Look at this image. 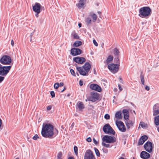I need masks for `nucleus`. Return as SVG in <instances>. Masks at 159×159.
Instances as JSON below:
<instances>
[{
  "label": "nucleus",
  "mask_w": 159,
  "mask_h": 159,
  "mask_svg": "<svg viewBox=\"0 0 159 159\" xmlns=\"http://www.w3.org/2000/svg\"><path fill=\"white\" fill-rule=\"evenodd\" d=\"M56 133L54 131L53 126L50 124H43L41 131L42 136L46 138H51L55 134H57L58 131L56 129Z\"/></svg>",
  "instance_id": "obj_1"
},
{
  "label": "nucleus",
  "mask_w": 159,
  "mask_h": 159,
  "mask_svg": "<svg viewBox=\"0 0 159 159\" xmlns=\"http://www.w3.org/2000/svg\"><path fill=\"white\" fill-rule=\"evenodd\" d=\"M151 10L148 7L141 8L139 11V16L141 18H148L151 13Z\"/></svg>",
  "instance_id": "obj_2"
},
{
  "label": "nucleus",
  "mask_w": 159,
  "mask_h": 159,
  "mask_svg": "<svg viewBox=\"0 0 159 159\" xmlns=\"http://www.w3.org/2000/svg\"><path fill=\"white\" fill-rule=\"evenodd\" d=\"M91 67L90 64L89 62H86L82 67L77 66L76 70L79 72L80 75H86L89 71Z\"/></svg>",
  "instance_id": "obj_3"
},
{
  "label": "nucleus",
  "mask_w": 159,
  "mask_h": 159,
  "mask_svg": "<svg viewBox=\"0 0 159 159\" xmlns=\"http://www.w3.org/2000/svg\"><path fill=\"white\" fill-rule=\"evenodd\" d=\"M32 8L33 11L35 12V16L36 18L39 17V14L41 11V6L40 4L38 2H36L33 6Z\"/></svg>",
  "instance_id": "obj_4"
},
{
  "label": "nucleus",
  "mask_w": 159,
  "mask_h": 159,
  "mask_svg": "<svg viewBox=\"0 0 159 159\" xmlns=\"http://www.w3.org/2000/svg\"><path fill=\"white\" fill-rule=\"evenodd\" d=\"M11 61V57L8 55H4L0 60V62L3 65H9Z\"/></svg>",
  "instance_id": "obj_5"
},
{
  "label": "nucleus",
  "mask_w": 159,
  "mask_h": 159,
  "mask_svg": "<svg viewBox=\"0 0 159 159\" xmlns=\"http://www.w3.org/2000/svg\"><path fill=\"white\" fill-rule=\"evenodd\" d=\"M11 66H3L0 64V75L5 76L9 72L11 68Z\"/></svg>",
  "instance_id": "obj_6"
},
{
  "label": "nucleus",
  "mask_w": 159,
  "mask_h": 159,
  "mask_svg": "<svg viewBox=\"0 0 159 159\" xmlns=\"http://www.w3.org/2000/svg\"><path fill=\"white\" fill-rule=\"evenodd\" d=\"M120 64L111 63L108 65V68L110 71L115 74L118 71Z\"/></svg>",
  "instance_id": "obj_7"
},
{
  "label": "nucleus",
  "mask_w": 159,
  "mask_h": 159,
  "mask_svg": "<svg viewBox=\"0 0 159 159\" xmlns=\"http://www.w3.org/2000/svg\"><path fill=\"white\" fill-rule=\"evenodd\" d=\"M103 130L104 132L107 134H111L114 135L115 133L114 130L108 124H106L103 126Z\"/></svg>",
  "instance_id": "obj_8"
},
{
  "label": "nucleus",
  "mask_w": 159,
  "mask_h": 159,
  "mask_svg": "<svg viewBox=\"0 0 159 159\" xmlns=\"http://www.w3.org/2000/svg\"><path fill=\"white\" fill-rule=\"evenodd\" d=\"M116 140L115 137L107 135H105L102 138V141L107 143H113L116 141Z\"/></svg>",
  "instance_id": "obj_9"
},
{
  "label": "nucleus",
  "mask_w": 159,
  "mask_h": 159,
  "mask_svg": "<svg viewBox=\"0 0 159 159\" xmlns=\"http://www.w3.org/2000/svg\"><path fill=\"white\" fill-rule=\"evenodd\" d=\"M116 125L120 131L125 132L126 131V128L124 123L121 121L117 120L116 122Z\"/></svg>",
  "instance_id": "obj_10"
},
{
  "label": "nucleus",
  "mask_w": 159,
  "mask_h": 159,
  "mask_svg": "<svg viewBox=\"0 0 159 159\" xmlns=\"http://www.w3.org/2000/svg\"><path fill=\"white\" fill-rule=\"evenodd\" d=\"M84 159H96L93 152L89 149L86 151L84 155Z\"/></svg>",
  "instance_id": "obj_11"
},
{
  "label": "nucleus",
  "mask_w": 159,
  "mask_h": 159,
  "mask_svg": "<svg viewBox=\"0 0 159 159\" xmlns=\"http://www.w3.org/2000/svg\"><path fill=\"white\" fill-rule=\"evenodd\" d=\"M99 96L98 93L96 92H92L90 96L88 98V100L93 102H95L98 99Z\"/></svg>",
  "instance_id": "obj_12"
},
{
  "label": "nucleus",
  "mask_w": 159,
  "mask_h": 159,
  "mask_svg": "<svg viewBox=\"0 0 159 159\" xmlns=\"http://www.w3.org/2000/svg\"><path fill=\"white\" fill-rule=\"evenodd\" d=\"M144 147L145 150L149 152H151L152 150V143L151 142L148 141L144 145Z\"/></svg>",
  "instance_id": "obj_13"
},
{
  "label": "nucleus",
  "mask_w": 159,
  "mask_h": 159,
  "mask_svg": "<svg viewBox=\"0 0 159 159\" xmlns=\"http://www.w3.org/2000/svg\"><path fill=\"white\" fill-rule=\"evenodd\" d=\"M70 52L71 55L75 56L80 54L82 52V51L78 48H72L71 49Z\"/></svg>",
  "instance_id": "obj_14"
},
{
  "label": "nucleus",
  "mask_w": 159,
  "mask_h": 159,
  "mask_svg": "<svg viewBox=\"0 0 159 159\" xmlns=\"http://www.w3.org/2000/svg\"><path fill=\"white\" fill-rule=\"evenodd\" d=\"M73 60L77 63L82 64L86 60L83 57H76L73 58Z\"/></svg>",
  "instance_id": "obj_15"
},
{
  "label": "nucleus",
  "mask_w": 159,
  "mask_h": 159,
  "mask_svg": "<svg viewBox=\"0 0 159 159\" xmlns=\"http://www.w3.org/2000/svg\"><path fill=\"white\" fill-rule=\"evenodd\" d=\"M89 87L91 89L98 92H100L102 90L101 87L96 84H91L89 86Z\"/></svg>",
  "instance_id": "obj_16"
},
{
  "label": "nucleus",
  "mask_w": 159,
  "mask_h": 159,
  "mask_svg": "<svg viewBox=\"0 0 159 159\" xmlns=\"http://www.w3.org/2000/svg\"><path fill=\"white\" fill-rule=\"evenodd\" d=\"M153 116L159 114V104L157 103L155 104L153 107Z\"/></svg>",
  "instance_id": "obj_17"
},
{
  "label": "nucleus",
  "mask_w": 159,
  "mask_h": 159,
  "mask_svg": "<svg viewBox=\"0 0 159 159\" xmlns=\"http://www.w3.org/2000/svg\"><path fill=\"white\" fill-rule=\"evenodd\" d=\"M148 139V137L146 135H143L139 139L138 144L139 145H143L145 142Z\"/></svg>",
  "instance_id": "obj_18"
},
{
  "label": "nucleus",
  "mask_w": 159,
  "mask_h": 159,
  "mask_svg": "<svg viewBox=\"0 0 159 159\" xmlns=\"http://www.w3.org/2000/svg\"><path fill=\"white\" fill-rule=\"evenodd\" d=\"M140 156L142 158L146 159L150 157V154L145 151H143L140 154Z\"/></svg>",
  "instance_id": "obj_19"
},
{
  "label": "nucleus",
  "mask_w": 159,
  "mask_h": 159,
  "mask_svg": "<svg viewBox=\"0 0 159 159\" xmlns=\"http://www.w3.org/2000/svg\"><path fill=\"white\" fill-rule=\"evenodd\" d=\"M76 108L79 109L80 111H81L84 108V104L82 102H78L76 105Z\"/></svg>",
  "instance_id": "obj_20"
},
{
  "label": "nucleus",
  "mask_w": 159,
  "mask_h": 159,
  "mask_svg": "<svg viewBox=\"0 0 159 159\" xmlns=\"http://www.w3.org/2000/svg\"><path fill=\"white\" fill-rule=\"evenodd\" d=\"M89 16L92 18V21L93 22L96 21L98 17L97 15L93 12H90Z\"/></svg>",
  "instance_id": "obj_21"
},
{
  "label": "nucleus",
  "mask_w": 159,
  "mask_h": 159,
  "mask_svg": "<svg viewBox=\"0 0 159 159\" xmlns=\"http://www.w3.org/2000/svg\"><path fill=\"white\" fill-rule=\"evenodd\" d=\"M125 124L127 129H129L130 127L133 126L134 122L131 120H128L125 122Z\"/></svg>",
  "instance_id": "obj_22"
},
{
  "label": "nucleus",
  "mask_w": 159,
  "mask_h": 159,
  "mask_svg": "<svg viewBox=\"0 0 159 159\" xmlns=\"http://www.w3.org/2000/svg\"><path fill=\"white\" fill-rule=\"evenodd\" d=\"M123 112L124 114V118L125 120H128L129 119V116L128 112L126 110H124L123 111Z\"/></svg>",
  "instance_id": "obj_23"
},
{
  "label": "nucleus",
  "mask_w": 159,
  "mask_h": 159,
  "mask_svg": "<svg viewBox=\"0 0 159 159\" xmlns=\"http://www.w3.org/2000/svg\"><path fill=\"white\" fill-rule=\"evenodd\" d=\"M71 36L73 37V38L75 39H80V37L78 34L75 31H73L71 34Z\"/></svg>",
  "instance_id": "obj_24"
},
{
  "label": "nucleus",
  "mask_w": 159,
  "mask_h": 159,
  "mask_svg": "<svg viewBox=\"0 0 159 159\" xmlns=\"http://www.w3.org/2000/svg\"><path fill=\"white\" fill-rule=\"evenodd\" d=\"M84 0H80L79 3L76 4L77 7L79 8H81L84 5Z\"/></svg>",
  "instance_id": "obj_25"
},
{
  "label": "nucleus",
  "mask_w": 159,
  "mask_h": 159,
  "mask_svg": "<svg viewBox=\"0 0 159 159\" xmlns=\"http://www.w3.org/2000/svg\"><path fill=\"white\" fill-rule=\"evenodd\" d=\"M140 126L143 128V129L146 128L148 127L147 124L143 121L140 122L139 125V128H140Z\"/></svg>",
  "instance_id": "obj_26"
},
{
  "label": "nucleus",
  "mask_w": 159,
  "mask_h": 159,
  "mask_svg": "<svg viewBox=\"0 0 159 159\" xmlns=\"http://www.w3.org/2000/svg\"><path fill=\"white\" fill-rule=\"evenodd\" d=\"M82 44V43L81 41L77 40L75 41L73 44L74 47H78L81 46Z\"/></svg>",
  "instance_id": "obj_27"
},
{
  "label": "nucleus",
  "mask_w": 159,
  "mask_h": 159,
  "mask_svg": "<svg viewBox=\"0 0 159 159\" xmlns=\"http://www.w3.org/2000/svg\"><path fill=\"white\" fill-rule=\"evenodd\" d=\"M115 117L116 118L119 119H121L122 118V116L121 115V112L120 111H118L115 114Z\"/></svg>",
  "instance_id": "obj_28"
},
{
  "label": "nucleus",
  "mask_w": 159,
  "mask_h": 159,
  "mask_svg": "<svg viewBox=\"0 0 159 159\" xmlns=\"http://www.w3.org/2000/svg\"><path fill=\"white\" fill-rule=\"evenodd\" d=\"M154 123L156 125H159V115L157 116L154 118Z\"/></svg>",
  "instance_id": "obj_29"
},
{
  "label": "nucleus",
  "mask_w": 159,
  "mask_h": 159,
  "mask_svg": "<svg viewBox=\"0 0 159 159\" xmlns=\"http://www.w3.org/2000/svg\"><path fill=\"white\" fill-rule=\"evenodd\" d=\"M113 57L111 55H109L106 60V62L107 63H109L113 60Z\"/></svg>",
  "instance_id": "obj_30"
},
{
  "label": "nucleus",
  "mask_w": 159,
  "mask_h": 159,
  "mask_svg": "<svg viewBox=\"0 0 159 159\" xmlns=\"http://www.w3.org/2000/svg\"><path fill=\"white\" fill-rule=\"evenodd\" d=\"M85 21L87 24H90L92 21L90 17H88L86 19Z\"/></svg>",
  "instance_id": "obj_31"
},
{
  "label": "nucleus",
  "mask_w": 159,
  "mask_h": 159,
  "mask_svg": "<svg viewBox=\"0 0 159 159\" xmlns=\"http://www.w3.org/2000/svg\"><path fill=\"white\" fill-rule=\"evenodd\" d=\"M105 143V142L102 141V145L107 148L111 147V146H110L109 144L106 143Z\"/></svg>",
  "instance_id": "obj_32"
},
{
  "label": "nucleus",
  "mask_w": 159,
  "mask_h": 159,
  "mask_svg": "<svg viewBox=\"0 0 159 159\" xmlns=\"http://www.w3.org/2000/svg\"><path fill=\"white\" fill-rule=\"evenodd\" d=\"M94 150L96 156L99 157L100 156V153L99 150L96 148H94Z\"/></svg>",
  "instance_id": "obj_33"
},
{
  "label": "nucleus",
  "mask_w": 159,
  "mask_h": 159,
  "mask_svg": "<svg viewBox=\"0 0 159 159\" xmlns=\"http://www.w3.org/2000/svg\"><path fill=\"white\" fill-rule=\"evenodd\" d=\"M57 159H62V153L60 152H59L57 156Z\"/></svg>",
  "instance_id": "obj_34"
},
{
  "label": "nucleus",
  "mask_w": 159,
  "mask_h": 159,
  "mask_svg": "<svg viewBox=\"0 0 159 159\" xmlns=\"http://www.w3.org/2000/svg\"><path fill=\"white\" fill-rule=\"evenodd\" d=\"M142 84L143 85H144V76L143 75H141L140 76Z\"/></svg>",
  "instance_id": "obj_35"
},
{
  "label": "nucleus",
  "mask_w": 159,
  "mask_h": 159,
  "mask_svg": "<svg viewBox=\"0 0 159 159\" xmlns=\"http://www.w3.org/2000/svg\"><path fill=\"white\" fill-rule=\"evenodd\" d=\"M114 54L115 55L118 56L119 54V52L116 48H115L114 49Z\"/></svg>",
  "instance_id": "obj_36"
},
{
  "label": "nucleus",
  "mask_w": 159,
  "mask_h": 159,
  "mask_svg": "<svg viewBox=\"0 0 159 159\" xmlns=\"http://www.w3.org/2000/svg\"><path fill=\"white\" fill-rule=\"evenodd\" d=\"M30 29L31 30V34L32 35L35 32V31L36 28L33 26H31L30 28Z\"/></svg>",
  "instance_id": "obj_37"
},
{
  "label": "nucleus",
  "mask_w": 159,
  "mask_h": 159,
  "mask_svg": "<svg viewBox=\"0 0 159 159\" xmlns=\"http://www.w3.org/2000/svg\"><path fill=\"white\" fill-rule=\"evenodd\" d=\"M74 151L75 154V155H78V152H77L78 148H77V147L76 146H75L74 148Z\"/></svg>",
  "instance_id": "obj_38"
},
{
  "label": "nucleus",
  "mask_w": 159,
  "mask_h": 159,
  "mask_svg": "<svg viewBox=\"0 0 159 159\" xmlns=\"http://www.w3.org/2000/svg\"><path fill=\"white\" fill-rule=\"evenodd\" d=\"M59 87V83H55L54 85V87L55 89H57Z\"/></svg>",
  "instance_id": "obj_39"
},
{
  "label": "nucleus",
  "mask_w": 159,
  "mask_h": 159,
  "mask_svg": "<svg viewBox=\"0 0 159 159\" xmlns=\"http://www.w3.org/2000/svg\"><path fill=\"white\" fill-rule=\"evenodd\" d=\"M70 73L73 76H76L75 73V72L74 70H73V69H70Z\"/></svg>",
  "instance_id": "obj_40"
},
{
  "label": "nucleus",
  "mask_w": 159,
  "mask_h": 159,
  "mask_svg": "<svg viewBox=\"0 0 159 159\" xmlns=\"http://www.w3.org/2000/svg\"><path fill=\"white\" fill-rule=\"evenodd\" d=\"M104 118L107 120H109L110 118V116L108 114H106L104 116Z\"/></svg>",
  "instance_id": "obj_41"
},
{
  "label": "nucleus",
  "mask_w": 159,
  "mask_h": 159,
  "mask_svg": "<svg viewBox=\"0 0 159 159\" xmlns=\"http://www.w3.org/2000/svg\"><path fill=\"white\" fill-rule=\"evenodd\" d=\"M50 93L52 96V98H53L55 97V93L53 91H51Z\"/></svg>",
  "instance_id": "obj_42"
},
{
  "label": "nucleus",
  "mask_w": 159,
  "mask_h": 159,
  "mask_svg": "<svg viewBox=\"0 0 159 159\" xmlns=\"http://www.w3.org/2000/svg\"><path fill=\"white\" fill-rule=\"evenodd\" d=\"M115 60L116 61V62L117 63H119V59L118 57L115 58Z\"/></svg>",
  "instance_id": "obj_43"
},
{
  "label": "nucleus",
  "mask_w": 159,
  "mask_h": 159,
  "mask_svg": "<svg viewBox=\"0 0 159 159\" xmlns=\"http://www.w3.org/2000/svg\"><path fill=\"white\" fill-rule=\"evenodd\" d=\"M38 138H39V137L37 134H35L33 138V139L34 140H36Z\"/></svg>",
  "instance_id": "obj_44"
},
{
  "label": "nucleus",
  "mask_w": 159,
  "mask_h": 159,
  "mask_svg": "<svg viewBox=\"0 0 159 159\" xmlns=\"http://www.w3.org/2000/svg\"><path fill=\"white\" fill-rule=\"evenodd\" d=\"M102 150L103 153H104L107 154L108 152V150L107 149L103 148Z\"/></svg>",
  "instance_id": "obj_45"
},
{
  "label": "nucleus",
  "mask_w": 159,
  "mask_h": 159,
  "mask_svg": "<svg viewBox=\"0 0 159 159\" xmlns=\"http://www.w3.org/2000/svg\"><path fill=\"white\" fill-rule=\"evenodd\" d=\"M93 42L94 44L96 46H98V44L96 41L95 39H93Z\"/></svg>",
  "instance_id": "obj_46"
},
{
  "label": "nucleus",
  "mask_w": 159,
  "mask_h": 159,
  "mask_svg": "<svg viewBox=\"0 0 159 159\" xmlns=\"http://www.w3.org/2000/svg\"><path fill=\"white\" fill-rule=\"evenodd\" d=\"M52 108V106L51 105H49L47 107V109L48 111L50 110Z\"/></svg>",
  "instance_id": "obj_47"
},
{
  "label": "nucleus",
  "mask_w": 159,
  "mask_h": 159,
  "mask_svg": "<svg viewBox=\"0 0 159 159\" xmlns=\"http://www.w3.org/2000/svg\"><path fill=\"white\" fill-rule=\"evenodd\" d=\"M93 143L96 145H97L98 143V142L94 138H93Z\"/></svg>",
  "instance_id": "obj_48"
},
{
  "label": "nucleus",
  "mask_w": 159,
  "mask_h": 159,
  "mask_svg": "<svg viewBox=\"0 0 159 159\" xmlns=\"http://www.w3.org/2000/svg\"><path fill=\"white\" fill-rule=\"evenodd\" d=\"M86 141L89 142H90L91 141H92V139H91V138H90V137H89L88 138H87L86 139Z\"/></svg>",
  "instance_id": "obj_49"
},
{
  "label": "nucleus",
  "mask_w": 159,
  "mask_h": 159,
  "mask_svg": "<svg viewBox=\"0 0 159 159\" xmlns=\"http://www.w3.org/2000/svg\"><path fill=\"white\" fill-rule=\"evenodd\" d=\"M4 77L0 76V83H1L4 79Z\"/></svg>",
  "instance_id": "obj_50"
},
{
  "label": "nucleus",
  "mask_w": 159,
  "mask_h": 159,
  "mask_svg": "<svg viewBox=\"0 0 159 159\" xmlns=\"http://www.w3.org/2000/svg\"><path fill=\"white\" fill-rule=\"evenodd\" d=\"M145 89L147 91H148L150 90V88L148 86L146 85L145 86Z\"/></svg>",
  "instance_id": "obj_51"
},
{
  "label": "nucleus",
  "mask_w": 159,
  "mask_h": 159,
  "mask_svg": "<svg viewBox=\"0 0 159 159\" xmlns=\"http://www.w3.org/2000/svg\"><path fill=\"white\" fill-rule=\"evenodd\" d=\"M79 84L80 86H82L83 84V81L81 80H80L79 81Z\"/></svg>",
  "instance_id": "obj_52"
},
{
  "label": "nucleus",
  "mask_w": 159,
  "mask_h": 159,
  "mask_svg": "<svg viewBox=\"0 0 159 159\" xmlns=\"http://www.w3.org/2000/svg\"><path fill=\"white\" fill-rule=\"evenodd\" d=\"M11 44L12 46H14V42L13 39H12L11 40Z\"/></svg>",
  "instance_id": "obj_53"
},
{
  "label": "nucleus",
  "mask_w": 159,
  "mask_h": 159,
  "mask_svg": "<svg viewBox=\"0 0 159 159\" xmlns=\"http://www.w3.org/2000/svg\"><path fill=\"white\" fill-rule=\"evenodd\" d=\"M64 85V84L62 82H61L60 84H59V86L61 87L63 86Z\"/></svg>",
  "instance_id": "obj_54"
},
{
  "label": "nucleus",
  "mask_w": 159,
  "mask_h": 159,
  "mask_svg": "<svg viewBox=\"0 0 159 159\" xmlns=\"http://www.w3.org/2000/svg\"><path fill=\"white\" fill-rule=\"evenodd\" d=\"M118 87H119V88L120 91L122 90V88L120 86V84H118Z\"/></svg>",
  "instance_id": "obj_55"
},
{
  "label": "nucleus",
  "mask_w": 159,
  "mask_h": 159,
  "mask_svg": "<svg viewBox=\"0 0 159 159\" xmlns=\"http://www.w3.org/2000/svg\"><path fill=\"white\" fill-rule=\"evenodd\" d=\"M68 159H75L74 157H68Z\"/></svg>",
  "instance_id": "obj_56"
},
{
  "label": "nucleus",
  "mask_w": 159,
  "mask_h": 159,
  "mask_svg": "<svg viewBox=\"0 0 159 159\" xmlns=\"http://www.w3.org/2000/svg\"><path fill=\"white\" fill-rule=\"evenodd\" d=\"M75 125V124L74 123H73L72 124H71V127L72 128Z\"/></svg>",
  "instance_id": "obj_57"
},
{
  "label": "nucleus",
  "mask_w": 159,
  "mask_h": 159,
  "mask_svg": "<svg viewBox=\"0 0 159 159\" xmlns=\"http://www.w3.org/2000/svg\"><path fill=\"white\" fill-rule=\"evenodd\" d=\"M78 26H79V28L81 27V23H79Z\"/></svg>",
  "instance_id": "obj_58"
},
{
  "label": "nucleus",
  "mask_w": 159,
  "mask_h": 159,
  "mask_svg": "<svg viewBox=\"0 0 159 159\" xmlns=\"http://www.w3.org/2000/svg\"><path fill=\"white\" fill-rule=\"evenodd\" d=\"M66 89V88H64V89H63V90H62L61 92H63V91H64Z\"/></svg>",
  "instance_id": "obj_59"
},
{
  "label": "nucleus",
  "mask_w": 159,
  "mask_h": 159,
  "mask_svg": "<svg viewBox=\"0 0 159 159\" xmlns=\"http://www.w3.org/2000/svg\"><path fill=\"white\" fill-rule=\"evenodd\" d=\"M98 13L99 14H100H100H101V12L100 11H98Z\"/></svg>",
  "instance_id": "obj_60"
},
{
  "label": "nucleus",
  "mask_w": 159,
  "mask_h": 159,
  "mask_svg": "<svg viewBox=\"0 0 159 159\" xmlns=\"http://www.w3.org/2000/svg\"><path fill=\"white\" fill-rule=\"evenodd\" d=\"M119 159H125L123 157H120Z\"/></svg>",
  "instance_id": "obj_61"
},
{
  "label": "nucleus",
  "mask_w": 159,
  "mask_h": 159,
  "mask_svg": "<svg viewBox=\"0 0 159 159\" xmlns=\"http://www.w3.org/2000/svg\"><path fill=\"white\" fill-rule=\"evenodd\" d=\"M157 130L159 132V127L157 128Z\"/></svg>",
  "instance_id": "obj_62"
},
{
  "label": "nucleus",
  "mask_w": 159,
  "mask_h": 159,
  "mask_svg": "<svg viewBox=\"0 0 159 159\" xmlns=\"http://www.w3.org/2000/svg\"><path fill=\"white\" fill-rule=\"evenodd\" d=\"M114 90H115V91H116L117 90V89L116 88H115Z\"/></svg>",
  "instance_id": "obj_63"
},
{
  "label": "nucleus",
  "mask_w": 159,
  "mask_h": 159,
  "mask_svg": "<svg viewBox=\"0 0 159 159\" xmlns=\"http://www.w3.org/2000/svg\"><path fill=\"white\" fill-rule=\"evenodd\" d=\"M15 159H19L18 158H15Z\"/></svg>",
  "instance_id": "obj_64"
}]
</instances>
